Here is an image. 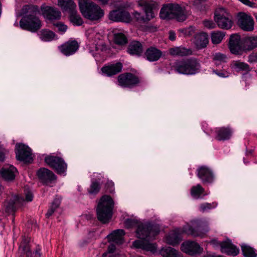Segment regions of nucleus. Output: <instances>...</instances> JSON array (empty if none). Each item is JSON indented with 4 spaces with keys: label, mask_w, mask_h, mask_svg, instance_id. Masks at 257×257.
<instances>
[{
    "label": "nucleus",
    "mask_w": 257,
    "mask_h": 257,
    "mask_svg": "<svg viewBox=\"0 0 257 257\" xmlns=\"http://www.w3.org/2000/svg\"><path fill=\"white\" fill-rule=\"evenodd\" d=\"M159 226H138L137 229V236L140 238L133 242V246L138 248H142L152 253L157 252V245L151 242L155 239L159 233Z\"/></svg>",
    "instance_id": "nucleus-1"
},
{
    "label": "nucleus",
    "mask_w": 257,
    "mask_h": 257,
    "mask_svg": "<svg viewBox=\"0 0 257 257\" xmlns=\"http://www.w3.org/2000/svg\"><path fill=\"white\" fill-rule=\"evenodd\" d=\"M23 14H27L20 21V26L23 29L36 32L42 27L41 22L37 15L41 14L37 6L26 5L22 9Z\"/></svg>",
    "instance_id": "nucleus-2"
},
{
    "label": "nucleus",
    "mask_w": 257,
    "mask_h": 257,
    "mask_svg": "<svg viewBox=\"0 0 257 257\" xmlns=\"http://www.w3.org/2000/svg\"><path fill=\"white\" fill-rule=\"evenodd\" d=\"M79 7L83 16L90 21L98 22L104 16V11L90 0H79Z\"/></svg>",
    "instance_id": "nucleus-3"
},
{
    "label": "nucleus",
    "mask_w": 257,
    "mask_h": 257,
    "mask_svg": "<svg viewBox=\"0 0 257 257\" xmlns=\"http://www.w3.org/2000/svg\"><path fill=\"white\" fill-rule=\"evenodd\" d=\"M114 201L108 195H103L98 203L96 209L98 219L103 224L108 223L112 217Z\"/></svg>",
    "instance_id": "nucleus-4"
},
{
    "label": "nucleus",
    "mask_w": 257,
    "mask_h": 257,
    "mask_svg": "<svg viewBox=\"0 0 257 257\" xmlns=\"http://www.w3.org/2000/svg\"><path fill=\"white\" fill-rule=\"evenodd\" d=\"M160 16L162 19H176L179 22L184 21L187 18L183 8L176 3L164 5L161 9Z\"/></svg>",
    "instance_id": "nucleus-5"
},
{
    "label": "nucleus",
    "mask_w": 257,
    "mask_h": 257,
    "mask_svg": "<svg viewBox=\"0 0 257 257\" xmlns=\"http://www.w3.org/2000/svg\"><path fill=\"white\" fill-rule=\"evenodd\" d=\"M176 71L185 75H193L199 72L200 64L199 61L194 58L183 59L175 63Z\"/></svg>",
    "instance_id": "nucleus-6"
},
{
    "label": "nucleus",
    "mask_w": 257,
    "mask_h": 257,
    "mask_svg": "<svg viewBox=\"0 0 257 257\" xmlns=\"http://www.w3.org/2000/svg\"><path fill=\"white\" fill-rule=\"evenodd\" d=\"M214 20L218 27L222 29H229L233 24L231 16L223 8L216 10Z\"/></svg>",
    "instance_id": "nucleus-7"
},
{
    "label": "nucleus",
    "mask_w": 257,
    "mask_h": 257,
    "mask_svg": "<svg viewBox=\"0 0 257 257\" xmlns=\"http://www.w3.org/2000/svg\"><path fill=\"white\" fill-rule=\"evenodd\" d=\"M139 5L143 7L146 14V16L137 11L133 13L134 20L142 26L143 24L148 23L152 18L154 17V14L152 11V5L147 1H142Z\"/></svg>",
    "instance_id": "nucleus-8"
},
{
    "label": "nucleus",
    "mask_w": 257,
    "mask_h": 257,
    "mask_svg": "<svg viewBox=\"0 0 257 257\" xmlns=\"http://www.w3.org/2000/svg\"><path fill=\"white\" fill-rule=\"evenodd\" d=\"M117 82L118 85L122 87L132 88L140 83L141 78L132 73L126 72L118 76Z\"/></svg>",
    "instance_id": "nucleus-9"
},
{
    "label": "nucleus",
    "mask_w": 257,
    "mask_h": 257,
    "mask_svg": "<svg viewBox=\"0 0 257 257\" xmlns=\"http://www.w3.org/2000/svg\"><path fill=\"white\" fill-rule=\"evenodd\" d=\"M45 161L49 166L55 169L58 174L64 173L67 169V164L60 157L48 156L45 157Z\"/></svg>",
    "instance_id": "nucleus-10"
},
{
    "label": "nucleus",
    "mask_w": 257,
    "mask_h": 257,
    "mask_svg": "<svg viewBox=\"0 0 257 257\" xmlns=\"http://www.w3.org/2000/svg\"><path fill=\"white\" fill-rule=\"evenodd\" d=\"M237 24L243 31H252L254 29V22L250 15L241 12L237 15Z\"/></svg>",
    "instance_id": "nucleus-11"
},
{
    "label": "nucleus",
    "mask_w": 257,
    "mask_h": 257,
    "mask_svg": "<svg viewBox=\"0 0 257 257\" xmlns=\"http://www.w3.org/2000/svg\"><path fill=\"white\" fill-rule=\"evenodd\" d=\"M109 20L113 22H121L130 23L132 17L130 13L125 10L117 8L116 10L110 12L108 16Z\"/></svg>",
    "instance_id": "nucleus-12"
},
{
    "label": "nucleus",
    "mask_w": 257,
    "mask_h": 257,
    "mask_svg": "<svg viewBox=\"0 0 257 257\" xmlns=\"http://www.w3.org/2000/svg\"><path fill=\"white\" fill-rule=\"evenodd\" d=\"M228 48L230 52L234 55H240L245 50L244 47H242L240 37L237 34H233L230 36Z\"/></svg>",
    "instance_id": "nucleus-13"
},
{
    "label": "nucleus",
    "mask_w": 257,
    "mask_h": 257,
    "mask_svg": "<svg viewBox=\"0 0 257 257\" xmlns=\"http://www.w3.org/2000/svg\"><path fill=\"white\" fill-rule=\"evenodd\" d=\"M16 157L18 160L25 162H30L32 160L30 148L23 144L16 145Z\"/></svg>",
    "instance_id": "nucleus-14"
},
{
    "label": "nucleus",
    "mask_w": 257,
    "mask_h": 257,
    "mask_svg": "<svg viewBox=\"0 0 257 257\" xmlns=\"http://www.w3.org/2000/svg\"><path fill=\"white\" fill-rule=\"evenodd\" d=\"M79 45L76 40H69L58 47L59 51L65 56L74 54L78 49Z\"/></svg>",
    "instance_id": "nucleus-15"
},
{
    "label": "nucleus",
    "mask_w": 257,
    "mask_h": 257,
    "mask_svg": "<svg viewBox=\"0 0 257 257\" xmlns=\"http://www.w3.org/2000/svg\"><path fill=\"white\" fill-rule=\"evenodd\" d=\"M197 176L203 183H211L214 180L212 171L208 167L202 166L197 169Z\"/></svg>",
    "instance_id": "nucleus-16"
},
{
    "label": "nucleus",
    "mask_w": 257,
    "mask_h": 257,
    "mask_svg": "<svg viewBox=\"0 0 257 257\" xmlns=\"http://www.w3.org/2000/svg\"><path fill=\"white\" fill-rule=\"evenodd\" d=\"M37 175L39 179L46 184H48L56 179V176L51 171L45 168L40 169L37 171Z\"/></svg>",
    "instance_id": "nucleus-17"
},
{
    "label": "nucleus",
    "mask_w": 257,
    "mask_h": 257,
    "mask_svg": "<svg viewBox=\"0 0 257 257\" xmlns=\"http://www.w3.org/2000/svg\"><path fill=\"white\" fill-rule=\"evenodd\" d=\"M220 251L222 253L232 256H235L239 252L238 249L229 239L221 242Z\"/></svg>",
    "instance_id": "nucleus-18"
},
{
    "label": "nucleus",
    "mask_w": 257,
    "mask_h": 257,
    "mask_svg": "<svg viewBox=\"0 0 257 257\" xmlns=\"http://www.w3.org/2000/svg\"><path fill=\"white\" fill-rule=\"evenodd\" d=\"M122 69V64L120 62H117L115 64L104 66L101 68V71L106 76L110 77L119 73L121 71Z\"/></svg>",
    "instance_id": "nucleus-19"
},
{
    "label": "nucleus",
    "mask_w": 257,
    "mask_h": 257,
    "mask_svg": "<svg viewBox=\"0 0 257 257\" xmlns=\"http://www.w3.org/2000/svg\"><path fill=\"white\" fill-rule=\"evenodd\" d=\"M17 169L11 165H7L0 169V175L6 181H12L15 179Z\"/></svg>",
    "instance_id": "nucleus-20"
},
{
    "label": "nucleus",
    "mask_w": 257,
    "mask_h": 257,
    "mask_svg": "<svg viewBox=\"0 0 257 257\" xmlns=\"http://www.w3.org/2000/svg\"><path fill=\"white\" fill-rule=\"evenodd\" d=\"M40 11L49 20L59 19L61 16V12L52 7L42 6Z\"/></svg>",
    "instance_id": "nucleus-21"
},
{
    "label": "nucleus",
    "mask_w": 257,
    "mask_h": 257,
    "mask_svg": "<svg viewBox=\"0 0 257 257\" xmlns=\"http://www.w3.org/2000/svg\"><path fill=\"white\" fill-rule=\"evenodd\" d=\"M162 55V51L154 47L148 48L145 52V58L150 62L158 61L161 57Z\"/></svg>",
    "instance_id": "nucleus-22"
},
{
    "label": "nucleus",
    "mask_w": 257,
    "mask_h": 257,
    "mask_svg": "<svg viewBox=\"0 0 257 257\" xmlns=\"http://www.w3.org/2000/svg\"><path fill=\"white\" fill-rule=\"evenodd\" d=\"M208 43V35L206 33L202 32L195 35L194 44L197 49H200L205 48Z\"/></svg>",
    "instance_id": "nucleus-23"
},
{
    "label": "nucleus",
    "mask_w": 257,
    "mask_h": 257,
    "mask_svg": "<svg viewBox=\"0 0 257 257\" xmlns=\"http://www.w3.org/2000/svg\"><path fill=\"white\" fill-rule=\"evenodd\" d=\"M124 231L122 229H117L107 236L109 242L121 244L123 241Z\"/></svg>",
    "instance_id": "nucleus-24"
},
{
    "label": "nucleus",
    "mask_w": 257,
    "mask_h": 257,
    "mask_svg": "<svg viewBox=\"0 0 257 257\" xmlns=\"http://www.w3.org/2000/svg\"><path fill=\"white\" fill-rule=\"evenodd\" d=\"M127 52L132 55L140 56L143 52L142 44L137 41L131 42L128 46Z\"/></svg>",
    "instance_id": "nucleus-25"
},
{
    "label": "nucleus",
    "mask_w": 257,
    "mask_h": 257,
    "mask_svg": "<svg viewBox=\"0 0 257 257\" xmlns=\"http://www.w3.org/2000/svg\"><path fill=\"white\" fill-rule=\"evenodd\" d=\"M169 53L172 56L183 57L192 55V50L181 46L175 47L169 49Z\"/></svg>",
    "instance_id": "nucleus-26"
},
{
    "label": "nucleus",
    "mask_w": 257,
    "mask_h": 257,
    "mask_svg": "<svg viewBox=\"0 0 257 257\" xmlns=\"http://www.w3.org/2000/svg\"><path fill=\"white\" fill-rule=\"evenodd\" d=\"M230 67L237 72L243 71L245 73H248L251 70V68L248 64L239 60L232 61L230 63Z\"/></svg>",
    "instance_id": "nucleus-27"
},
{
    "label": "nucleus",
    "mask_w": 257,
    "mask_h": 257,
    "mask_svg": "<svg viewBox=\"0 0 257 257\" xmlns=\"http://www.w3.org/2000/svg\"><path fill=\"white\" fill-rule=\"evenodd\" d=\"M187 227L183 230L182 233H185L193 236L202 237L205 232L201 228V226H186Z\"/></svg>",
    "instance_id": "nucleus-28"
},
{
    "label": "nucleus",
    "mask_w": 257,
    "mask_h": 257,
    "mask_svg": "<svg viewBox=\"0 0 257 257\" xmlns=\"http://www.w3.org/2000/svg\"><path fill=\"white\" fill-rule=\"evenodd\" d=\"M181 234L176 230L171 231L166 237V242L173 246L178 244L182 240Z\"/></svg>",
    "instance_id": "nucleus-29"
},
{
    "label": "nucleus",
    "mask_w": 257,
    "mask_h": 257,
    "mask_svg": "<svg viewBox=\"0 0 257 257\" xmlns=\"http://www.w3.org/2000/svg\"><path fill=\"white\" fill-rule=\"evenodd\" d=\"M216 139L218 141L228 140L231 136L232 131L229 127H221L216 131Z\"/></svg>",
    "instance_id": "nucleus-30"
},
{
    "label": "nucleus",
    "mask_w": 257,
    "mask_h": 257,
    "mask_svg": "<svg viewBox=\"0 0 257 257\" xmlns=\"http://www.w3.org/2000/svg\"><path fill=\"white\" fill-rule=\"evenodd\" d=\"M159 253L163 257H180V253L178 250L169 246L163 247Z\"/></svg>",
    "instance_id": "nucleus-31"
},
{
    "label": "nucleus",
    "mask_w": 257,
    "mask_h": 257,
    "mask_svg": "<svg viewBox=\"0 0 257 257\" xmlns=\"http://www.w3.org/2000/svg\"><path fill=\"white\" fill-rule=\"evenodd\" d=\"M58 5L62 10L70 12L76 9V5L73 0H58Z\"/></svg>",
    "instance_id": "nucleus-32"
},
{
    "label": "nucleus",
    "mask_w": 257,
    "mask_h": 257,
    "mask_svg": "<svg viewBox=\"0 0 257 257\" xmlns=\"http://www.w3.org/2000/svg\"><path fill=\"white\" fill-rule=\"evenodd\" d=\"M190 194L193 198L199 199L206 196L207 193H205L204 189L200 184H197L191 187Z\"/></svg>",
    "instance_id": "nucleus-33"
},
{
    "label": "nucleus",
    "mask_w": 257,
    "mask_h": 257,
    "mask_svg": "<svg viewBox=\"0 0 257 257\" xmlns=\"http://www.w3.org/2000/svg\"><path fill=\"white\" fill-rule=\"evenodd\" d=\"M39 35L40 38L43 41L48 42L54 39L56 34L51 31L44 29L41 31Z\"/></svg>",
    "instance_id": "nucleus-34"
},
{
    "label": "nucleus",
    "mask_w": 257,
    "mask_h": 257,
    "mask_svg": "<svg viewBox=\"0 0 257 257\" xmlns=\"http://www.w3.org/2000/svg\"><path fill=\"white\" fill-rule=\"evenodd\" d=\"M244 49L251 50L257 47V36H251L246 38L244 42Z\"/></svg>",
    "instance_id": "nucleus-35"
},
{
    "label": "nucleus",
    "mask_w": 257,
    "mask_h": 257,
    "mask_svg": "<svg viewBox=\"0 0 257 257\" xmlns=\"http://www.w3.org/2000/svg\"><path fill=\"white\" fill-rule=\"evenodd\" d=\"M30 241V237L24 236L20 246V250H22L28 257H31V252L28 245V243Z\"/></svg>",
    "instance_id": "nucleus-36"
},
{
    "label": "nucleus",
    "mask_w": 257,
    "mask_h": 257,
    "mask_svg": "<svg viewBox=\"0 0 257 257\" xmlns=\"http://www.w3.org/2000/svg\"><path fill=\"white\" fill-rule=\"evenodd\" d=\"M225 33L221 31H213L211 33V40L213 44L220 43L225 36Z\"/></svg>",
    "instance_id": "nucleus-37"
},
{
    "label": "nucleus",
    "mask_w": 257,
    "mask_h": 257,
    "mask_svg": "<svg viewBox=\"0 0 257 257\" xmlns=\"http://www.w3.org/2000/svg\"><path fill=\"white\" fill-rule=\"evenodd\" d=\"M70 13V19L71 22L74 25L81 26L83 24V19L78 14L76 9L73 12H69Z\"/></svg>",
    "instance_id": "nucleus-38"
},
{
    "label": "nucleus",
    "mask_w": 257,
    "mask_h": 257,
    "mask_svg": "<svg viewBox=\"0 0 257 257\" xmlns=\"http://www.w3.org/2000/svg\"><path fill=\"white\" fill-rule=\"evenodd\" d=\"M241 247L244 256L255 257L257 255V252L253 248L245 244L241 245Z\"/></svg>",
    "instance_id": "nucleus-39"
},
{
    "label": "nucleus",
    "mask_w": 257,
    "mask_h": 257,
    "mask_svg": "<svg viewBox=\"0 0 257 257\" xmlns=\"http://www.w3.org/2000/svg\"><path fill=\"white\" fill-rule=\"evenodd\" d=\"M114 43L119 45H124L127 43V39L125 35L122 33L114 34Z\"/></svg>",
    "instance_id": "nucleus-40"
},
{
    "label": "nucleus",
    "mask_w": 257,
    "mask_h": 257,
    "mask_svg": "<svg viewBox=\"0 0 257 257\" xmlns=\"http://www.w3.org/2000/svg\"><path fill=\"white\" fill-rule=\"evenodd\" d=\"M213 60L215 62V64L216 66H218L222 63L226 62L227 57L225 54L220 53H216L213 55Z\"/></svg>",
    "instance_id": "nucleus-41"
},
{
    "label": "nucleus",
    "mask_w": 257,
    "mask_h": 257,
    "mask_svg": "<svg viewBox=\"0 0 257 257\" xmlns=\"http://www.w3.org/2000/svg\"><path fill=\"white\" fill-rule=\"evenodd\" d=\"M217 206V203L215 202L211 203H201L199 206V210L202 212L208 211V210L215 208Z\"/></svg>",
    "instance_id": "nucleus-42"
},
{
    "label": "nucleus",
    "mask_w": 257,
    "mask_h": 257,
    "mask_svg": "<svg viewBox=\"0 0 257 257\" xmlns=\"http://www.w3.org/2000/svg\"><path fill=\"white\" fill-rule=\"evenodd\" d=\"M191 252H189L188 254L191 255H199L202 253L203 248L195 241H192V249Z\"/></svg>",
    "instance_id": "nucleus-43"
},
{
    "label": "nucleus",
    "mask_w": 257,
    "mask_h": 257,
    "mask_svg": "<svg viewBox=\"0 0 257 257\" xmlns=\"http://www.w3.org/2000/svg\"><path fill=\"white\" fill-rule=\"evenodd\" d=\"M100 189V185L99 183L95 181H92L88 190V192L90 194L95 195L99 192Z\"/></svg>",
    "instance_id": "nucleus-44"
},
{
    "label": "nucleus",
    "mask_w": 257,
    "mask_h": 257,
    "mask_svg": "<svg viewBox=\"0 0 257 257\" xmlns=\"http://www.w3.org/2000/svg\"><path fill=\"white\" fill-rule=\"evenodd\" d=\"M192 241H186L183 242L181 245V250L187 254H189V252H191Z\"/></svg>",
    "instance_id": "nucleus-45"
},
{
    "label": "nucleus",
    "mask_w": 257,
    "mask_h": 257,
    "mask_svg": "<svg viewBox=\"0 0 257 257\" xmlns=\"http://www.w3.org/2000/svg\"><path fill=\"white\" fill-rule=\"evenodd\" d=\"M114 250V245L113 244H111L108 247V252L103 253L102 257H119L118 255L113 254Z\"/></svg>",
    "instance_id": "nucleus-46"
},
{
    "label": "nucleus",
    "mask_w": 257,
    "mask_h": 257,
    "mask_svg": "<svg viewBox=\"0 0 257 257\" xmlns=\"http://www.w3.org/2000/svg\"><path fill=\"white\" fill-rule=\"evenodd\" d=\"M16 202L15 200H11L9 202H7L5 204L6 207V211L8 212H13L15 210V204Z\"/></svg>",
    "instance_id": "nucleus-47"
},
{
    "label": "nucleus",
    "mask_w": 257,
    "mask_h": 257,
    "mask_svg": "<svg viewBox=\"0 0 257 257\" xmlns=\"http://www.w3.org/2000/svg\"><path fill=\"white\" fill-rule=\"evenodd\" d=\"M125 225H142L136 217H131L125 220Z\"/></svg>",
    "instance_id": "nucleus-48"
},
{
    "label": "nucleus",
    "mask_w": 257,
    "mask_h": 257,
    "mask_svg": "<svg viewBox=\"0 0 257 257\" xmlns=\"http://www.w3.org/2000/svg\"><path fill=\"white\" fill-rule=\"evenodd\" d=\"M180 31L185 36H189L194 33V29L192 27H189L187 28L180 30Z\"/></svg>",
    "instance_id": "nucleus-49"
},
{
    "label": "nucleus",
    "mask_w": 257,
    "mask_h": 257,
    "mask_svg": "<svg viewBox=\"0 0 257 257\" xmlns=\"http://www.w3.org/2000/svg\"><path fill=\"white\" fill-rule=\"evenodd\" d=\"M60 204V200L58 199H55L49 208L52 212H54L57 208L59 207Z\"/></svg>",
    "instance_id": "nucleus-50"
},
{
    "label": "nucleus",
    "mask_w": 257,
    "mask_h": 257,
    "mask_svg": "<svg viewBox=\"0 0 257 257\" xmlns=\"http://www.w3.org/2000/svg\"><path fill=\"white\" fill-rule=\"evenodd\" d=\"M212 72L219 77L222 78L227 77L229 76V73L225 70L218 71L217 70H213Z\"/></svg>",
    "instance_id": "nucleus-51"
},
{
    "label": "nucleus",
    "mask_w": 257,
    "mask_h": 257,
    "mask_svg": "<svg viewBox=\"0 0 257 257\" xmlns=\"http://www.w3.org/2000/svg\"><path fill=\"white\" fill-rule=\"evenodd\" d=\"M203 24L204 27L208 29H213L216 26L215 24L212 21L210 20H204L203 22Z\"/></svg>",
    "instance_id": "nucleus-52"
},
{
    "label": "nucleus",
    "mask_w": 257,
    "mask_h": 257,
    "mask_svg": "<svg viewBox=\"0 0 257 257\" xmlns=\"http://www.w3.org/2000/svg\"><path fill=\"white\" fill-rule=\"evenodd\" d=\"M248 62L252 63L257 62V53H252L248 57Z\"/></svg>",
    "instance_id": "nucleus-53"
},
{
    "label": "nucleus",
    "mask_w": 257,
    "mask_h": 257,
    "mask_svg": "<svg viewBox=\"0 0 257 257\" xmlns=\"http://www.w3.org/2000/svg\"><path fill=\"white\" fill-rule=\"evenodd\" d=\"M131 7V4L127 2H122L118 6V9H122V10H126Z\"/></svg>",
    "instance_id": "nucleus-54"
},
{
    "label": "nucleus",
    "mask_w": 257,
    "mask_h": 257,
    "mask_svg": "<svg viewBox=\"0 0 257 257\" xmlns=\"http://www.w3.org/2000/svg\"><path fill=\"white\" fill-rule=\"evenodd\" d=\"M221 242L218 241L216 239H213L210 242V244L213 246L214 248L220 247L221 249Z\"/></svg>",
    "instance_id": "nucleus-55"
},
{
    "label": "nucleus",
    "mask_w": 257,
    "mask_h": 257,
    "mask_svg": "<svg viewBox=\"0 0 257 257\" xmlns=\"http://www.w3.org/2000/svg\"><path fill=\"white\" fill-rule=\"evenodd\" d=\"M56 26L58 28L59 31L65 32L67 30V26L62 23H57Z\"/></svg>",
    "instance_id": "nucleus-56"
},
{
    "label": "nucleus",
    "mask_w": 257,
    "mask_h": 257,
    "mask_svg": "<svg viewBox=\"0 0 257 257\" xmlns=\"http://www.w3.org/2000/svg\"><path fill=\"white\" fill-rule=\"evenodd\" d=\"M33 198V195L31 192H28L26 194V200L27 201H32Z\"/></svg>",
    "instance_id": "nucleus-57"
},
{
    "label": "nucleus",
    "mask_w": 257,
    "mask_h": 257,
    "mask_svg": "<svg viewBox=\"0 0 257 257\" xmlns=\"http://www.w3.org/2000/svg\"><path fill=\"white\" fill-rule=\"evenodd\" d=\"M169 39L171 41H174L176 39V35L174 32L170 31L169 33Z\"/></svg>",
    "instance_id": "nucleus-58"
},
{
    "label": "nucleus",
    "mask_w": 257,
    "mask_h": 257,
    "mask_svg": "<svg viewBox=\"0 0 257 257\" xmlns=\"http://www.w3.org/2000/svg\"><path fill=\"white\" fill-rule=\"evenodd\" d=\"M241 2H242L243 4L246 5V6H248L250 7H251L253 3L250 2L249 0H239Z\"/></svg>",
    "instance_id": "nucleus-59"
},
{
    "label": "nucleus",
    "mask_w": 257,
    "mask_h": 257,
    "mask_svg": "<svg viewBox=\"0 0 257 257\" xmlns=\"http://www.w3.org/2000/svg\"><path fill=\"white\" fill-rule=\"evenodd\" d=\"M146 30L154 32L157 31V28L153 26H147Z\"/></svg>",
    "instance_id": "nucleus-60"
},
{
    "label": "nucleus",
    "mask_w": 257,
    "mask_h": 257,
    "mask_svg": "<svg viewBox=\"0 0 257 257\" xmlns=\"http://www.w3.org/2000/svg\"><path fill=\"white\" fill-rule=\"evenodd\" d=\"M5 158V153L3 151H0V161H4Z\"/></svg>",
    "instance_id": "nucleus-61"
},
{
    "label": "nucleus",
    "mask_w": 257,
    "mask_h": 257,
    "mask_svg": "<svg viewBox=\"0 0 257 257\" xmlns=\"http://www.w3.org/2000/svg\"><path fill=\"white\" fill-rule=\"evenodd\" d=\"M201 223V221L199 219H196L193 220V224L194 225H199Z\"/></svg>",
    "instance_id": "nucleus-62"
},
{
    "label": "nucleus",
    "mask_w": 257,
    "mask_h": 257,
    "mask_svg": "<svg viewBox=\"0 0 257 257\" xmlns=\"http://www.w3.org/2000/svg\"><path fill=\"white\" fill-rule=\"evenodd\" d=\"M205 0H195L194 2V5L197 6L199 5L201 2H204Z\"/></svg>",
    "instance_id": "nucleus-63"
},
{
    "label": "nucleus",
    "mask_w": 257,
    "mask_h": 257,
    "mask_svg": "<svg viewBox=\"0 0 257 257\" xmlns=\"http://www.w3.org/2000/svg\"><path fill=\"white\" fill-rule=\"evenodd\" d=\"M53 214V212H52V211L49 209L47 213H46V216L48 217H49L50 216H51L52 214Z\"/></svg>",
    "instance_id": "nucleus-64"
}]
</instances>
